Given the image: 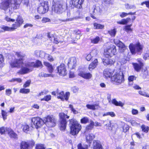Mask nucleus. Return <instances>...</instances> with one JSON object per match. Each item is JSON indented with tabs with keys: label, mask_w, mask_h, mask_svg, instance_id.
I'll list each match as a JSON object with an SVG mask.
<instances>
[{
	"label": "nucleus",
	"mask_w": 149,
	"mask_h": 149,
	"mask_svg": "<svg viewBox=\"0 0 149 149\" xmlns=\"http://www.w3.org/2000/svg\"><path fill=\"white\" fill-rule=\"evenodd\" d=\"M66 4L65 3L58 2L53 4L52 9L54 8V9H64L66 8Z\"/></svg>",
	"instance_id": "13"
},
{
	"label": "nucleus",
	"mask_w": 149,
	"mask_h": 149,
	"mask_svg": "<svg viewBox=\"0 0 149 149\" xmlns=\"http://www.w3.org/2000/svg\"><path fill=\"white\" fill-rule=\"evenodd\" d=\"M5 19L8 22H14L15 21V19H11L8 16H6L5 17Z\"/></svg>",
	"instance_id": "60"
},
{
	"label": "nucleus",
	"mask_w": 149,
	"mask_h": 149,
	"mask_svg": "<svg viewBox=\"0 0 149 149\" xmlns=\"http://www.w3.org/2000/svg\"><path fill=\"white\" fill-rule=\"evenodd\" d=\"M108 115H110L111 116L113 117L115 116V114L113 112H108L104 114L103 115V116H104Z\"/></svg>",
	"instance_id": "52"
},
{
	"label": "nucleus",
	"mask_w": 149,
	"mask_h": 149,
	"mask_svg": "<svg viewBox=\"0 0 149 149\" xmlns=\"http://www.w3.org/2000/svg\"><path fill=\"white\" fill-rule=\"evenodd\" d=\"M111 80L117 83L121 84L124 80V76L122 73L121 74L119 73H117L114 74L111 77Z\"/></svg>",
	"instance_id": "10"
},
{
	"label": "nucleus",
	"mask_w": 149,
	"mask_h": 149,
	"mask_svg": "<svg viewBox=\"0 0 149 149\" xmlns=\"http://www.w3.org/2000/svg\"><path fill=\"white\" fill-rule=\"evenodd\" d=\"M77 60L74 57L71 58L68 63V66L70 68H74L76 65Z\"/></svg>",
	"instance_id": "17"
},
{
	"label": "nucleus",
	"mask_w": 149,
	"mask_h": 149,
	"mask_svg": "<svg viewBox=\"0 0 149 149\" xmlns=\"http://www.w3.org/2000/svg\"><path fill=\"white\" fill-rule=\"evenodd\" d=\"M17 17L16 19V22L12 24V27H10L2 25L0 26V28L3 30L4 31H14L17 28L19 27L23 23V20L21 17L17 15Z\"/></svg>",
	"instance_id": "3"
},
{
	"label": "nucleus",
	"mask_w": 149,
	"mask_h": 149,
	"mask_svg": "<svg viewBox=\"0 0 149 149\" xmlns=\"http://www.w3.org/2000/svg\"><path fill=\"white\" fill-rule=\"evenodd\" d=\"M4 59L3 56L0 54V68L3 67L4 65Z\"/></svg>",
	"instance_id": "37"
},
{
	"label": "nucleus",
	"mask_w": 149,
	"mask_h": 149,
	"mask_svg": "<svg viewBox=\"0 0 149 149\" xmlns=\"http://www.w3.org/2000/svg\"><path fill=\"white\" fill-rule=\"evenodd\" d=\"M117 46L120 48V50L121 52H123L126 50V47L125 44L122 42H120Z\"/></svg>",
	"instance_id": "29"
},
{
	"label": "nucleus",
	"mask_w": 149,
	"mask_h": 149,
	"mask_svg": "<svg viewBox=\"0 0 149 149\" xmlns=\"http://www.w3.org/2000/svg\"><path fill=\"white\" fill-rule=\"evenodd\" d=\"M21 127L23 131L25 133H27L29 130V126L26 124L22 125Z\"/></svg>",
	"instance_id": "30"
},
{
	"label": "nucleus",
	"mask_w": 149,
	"mask_h": 149,
	"mask_svg": "<svg viewBox=\"0 0 149 149\" xmlns=\"http://www.w3.org/2000/svg\"><path fill=\"white\" fill-rule=\"evenodd\" d=\"M21 1V0H4L0 4V8L3 9H16L19 8Z\"/></svg>",
	"instance_id": "2"
},
{
	"label": "nucleus",
	"mask_w": 149,
	"mask_h": 149,
	"mask_svg": "<svg viewBox=\"0 0 149 149\" xmlns=\"http://www.w3.org/2000/svg\"><path fill=\"white\" fill-rule=\"evenodd\" d=\"M91 10V11H90L91 12V16L93 19H95V16H93V15H95V13L97 11V10Z\"/></svg>",
	"instance_id": "53"
},
{
	"label": "nucleus",
	"mask_w": 149,
	"mask_h": 149,
	"mask_svg": "<svg viewBox=\"0 0 149 149\" xmlns=\"http://www.w3.org/2000/svg\"><path fill=\"white\" fill-rule=\"evenodd\" d=\"M51 96L50 95H47L45 96L43 98H42L41 100H44L47 102L51 99Z\"/></svg>",
	"instance_id": "47"
},
{
	"label": "nucleus",
	"mask_w": 149,
	"mask_h": 149,
	"mask_svg": "<svg viewBox=\"0 0 149 149\" xmlns=\"http://www.w3.org/2000/svg\"><path fill=\"white\" fill-rule=\"evenodd\" d=\"M136 77L134 76H131L128 77V80L130 82L132 81L134 79H135Z\"/></svg>",
	"instance_id": "62"
},
{
	"label": "nucleus",
	"mask_w": 149,
	"mask_h": 149,
	"mask_svg": "<svg viewBox=\"0 0 149 149\" xmlns=\"http://www.w3.org/2000/svg\"><path fill=\"white\" fill-rule=\"evenodd\" d=\"M31 126L37 128L41 127L44 123V119L42 120L39 117H33L31 119Z\"/></svg>",
	"instance_id": "8"
},
{
	"label": "nucleus",
	"mask_w": 149,
	"mask_h": 149,
	"mask_svg": "<svg viewBox=\"0 0 149 149\" xmlns=\"http://www.w3.org/2000/svg\"><path fill=\"white\" fill-rule=\"evenodd\" d=\"M11 82L16 81L18 83H20L22 82V80L20 78H13L10 81Z\"/></svg>",
	"instance_id": "48"
},
{
	"label": "nucleus",
	"mask_w": 149,
	"mask_h": 149,
	"mask_svg": "<svg viewBox=\"0 0 149 149\" xmlns=\"http://www.w3.org/2000/svg\"><path fill=\"white\" fill-rule=\"evenodd\" d=\"M1 115L4 120L7 119L8 113L4 110H1Z\"/></svg>",
	"instance_id": "42"
},
{
	"label": "nucleus",
	"mask_w": 149,
	"mask_h": 149,
	"mask_svg": "<svg viewBox=\"0 0 149 149\" xmlns=\"http://www.w3.org/2000/svg\"><path fill=\"white\" fill-rule=\"evenodd\" d=\"M78 149H88V146L87 145H82L81 143L79 144L77 146Z\"/></svg>",
	"instance_id": "44"
},
{
	"label": "nucleus",
	"mask_w": 149,
	"mask_h": 149,
	"mask_svg": "<svg viewBox=\"0 0 149 149\" xmlns=\"http://www.w3.org/2000/svg\"><path fill=\"white\" fill-rule=\"evenodd\" d=\"M93 149H103L100 142L98 140H94L93 142Z\"/></svg>",
	"instance_id": "22"
},
{
	"label": "nucleus",
	"mask_w": 149,
	"mask_h": 149,
	"mask_svg": "<svg viewBox=\"0 0 149 149\" xmlns=\"http://www.w3.org/2000/svg\"><path fill=\"white\" fill-rule=\"evenodd\" d=\"M141 76L143 79L149 78V70L146 67L142 68Z\"/></svg>",
	"instance_id": "16"
},
{
	"label": "nucleus",
	"mask_w": 149,
	"mask_h": 149,
	"mask_svg": "<svg viewBox=\"0 0 149 149\" xmlns=\"http://www.w3.org/2000/svg\"><path fill=\"white\" fill-rule=\"evenodd\" d=\"M50 21V19L48 18H43L42 20V22L43 23H45Z\"/></svg>",
	"instance_id": "61"
},
{
	"label": "nucleus",
	"mask_w": 149,
	"mask_h": 149,
	"mask_svg": "<svg viewBox=\"0 0 149 149\" xmlns=\"http://www.w3.org/2000/svg\"><path fill=\"white\" fill-rule=\"evenodd\" d=\"M131 20L130 18H127L126 19H123L121 20L118 21L117 23L120 24L125 25L128 23Z\"/></svg>",
	"instance_id": "25"
},
{
	"label": "nucleus",
	"mask_w": 149,
	"mask_h": 149,
	"mask_svg": "<svg viewBox=\"0 0 149 149\" xmlns=\"http://www.w3.org/2000/svg\"><path fill=\"white\" fill-rule=\"evenodd\" d=\"M48 3L47 1H43L41 3L38 9H48Z\"/></svg>",
	"instance_id": "21"
},
{
	"label": "nucleus",
	"mask_w": 149,
	"mask_h": 149,
	"mask_svg": "<svg viewBox=\"0 0 149 149\" xmlns=\"http://www.w3.org/2000/svg\"><path fill=\"white\" fill-rule=\"evenodd\" d=\"M98 61L97 59H95L89 65V70L90 71H91L95 68L97 65Z\"/></svg>",
	"instance_id": "23"
},
{
	"label": "nucleus",
	"mask_w": 149,
	"mask_h": 149,
	"mask_svg": "<svg viewBox=\"0 0 149 149\" xmlns=\"http://www.w3.org/2000/svg\"><path fill=\"white\" fill-rule=\"evenodd\" d=\"M30 92V90L29 89L22 88L19 91V92L22 93L27 94Z\"/></svg>",
	"instance_id": "46"
},
{
	"label": "nucleus",
	"mask_w": 149,
	"mask_h": 149,
	"mask_svg": "<svg viewBox=\"0 0 149 149\" xmlns=\"http://www.w3.org/2000/svg\"><path fill=\"white\" fill-rule=\"evenodd\" d=\"M102 62L104 65H113L115 61L114 58H111V57H105V58L102 59Z\"/></svg>",
	"instance_id": "11"
},
{
	"label": "nucleus",
	"mask_w": 149,
	"mask_h": 149,
	"mask_svg": "<svg viewBox=\"0 0 149 149\" xmlns=\"http://www.w3.org/2000/svg\"><path fill=\"white\" fill-rule=\"evenodd\" d=\"M135 13V12L133 13H126L124 12H123L120 14V15L121 17L123 18L127 16L128 15H134Z\"/></svg>",
	"instance_id": "43"
},
{
	"label": "nucleus",
	"mask_w": 149,
	"mask_h": 149,
	"mask_svg": "<svg viewBox=\"0 0 149 149\" xmlns=\"http://www.w3.org/2000/svg\"><path fill=\"white\" fill-rule=\"evenodd\" d=\"M129 48L132 54H135L137 53L139 54H141L142 52L143 46L139 42L134 45L131 43L129 46Z\"/></svg>",
	"instance_id": "5"
},
{
	"label": "nucleus",
	"mask_w": 149,
	"mask_h": 149,
	"mask_svg": "<svg viewBox=\"0 0 149 149\" xmlns=\"http://www.w3.org/2000/svg\"><path fill=\"white\" fill-rule=\"evenodd\" d=\"M78 75L85 79H91L92 77V75L90 73H86L82 71H79Z\"/></svg>",
	"instance_id": "15"
},
{
	"label": "nucleus",
	"mask_w": 149,
	"mask_h": 149,
	"mask_svg": "<svg viewBox=\"0 0 149 149\" xmlns=\"http://www.w3.org/2000/svg\"><path fill=\"white\" fill-rule=\"evenodd\" d=\"M36 149H45L44 145L42 144H38L36 145Z\"/></svg>",
	"instance_id": "54"
},
{
	"label": "nucleus",
	"mask_w": 149,
	"mask_h": 149,
	"mask_svg": "<svg viewBox=\"0 0 149 149\" xmlns=\"http://www.w3.org/2000/svg\"><path fill=\"white\" fill-rule=\"evenodd\" d=\"M48 11V10H38V12L40 14H44Z\"/></svg>",
	"instance_id": "64"
},
{
	"label": "nucleus",
	"mask_w": 149,
	"mask_h": 149,
	"mask_svg": "<svg viewBox=\"0 0 149 149\" xmlns=\"http://www.w3.org/2000/svg\"><path fill=\"white\" fill-rule=\"evenodd\" d=\"M57 69L60 75L64 76L66 74V70L64 64H61L58 67Z\"/></svg>",
	"instance_id": "14"
},
{
	"label": "nucleus",
	"mask_w": 149,
	"mask_h": 149,
	"mask_svg": "<svg viewBox=\"0 0 149 149\" xmlns=\"http://www.w3.org/2000/svg\"><path fill=\"white\" fill-rule=\"evenodd\" d=\"M116 51L115 46L112 45L109 48H107L104 50V55L105 57H111V55L115 54Z\"/></svg>",
	"instance_id": "9"
},
{
	"label": "nucleus",
	"mask_w": 149,
	"mask_h": 149,
	"mask_svg": "<svg viewBox=\"0 0 149 149\" xmlns=\"http://www.w3.org/2000/svg\"><path fill=\"white\" fill-rule=\"evenodd\" d=\"M94 28V29H102L104 28V26L103 25L98 24L97 23H94L93 24Z\"/></svg>",
	"instance_id": "34"
},
{
	"label": "nucleus",
	"mask_w": 149,
	"mask_h": 149,
	"mask_svg": "<svg viewBox=\"0 0 149 149\" xmlns=\"http://www.w3.org/2000/svg\"><path fill=\"white\" fill-rule=\"evenodd\" d=\"M70 95V93L69 92H66L65 94L64 92L61 91L57 93V97L58 98H60L62 100H68L69 97Z\"/></svg>",
	"instance_id": "12"
},
{
	"label": "nucleus",
	"mask_w": 149,
	"mask_h": 149,
	"mask_svg": "<svg viewBox=\"0 0 149 149\" xmlns=\"http://www.w3.org/2000/svg\"><path fill=\"white\" fill-rule=\"evenodd\" d=\"M100 38L98 36H97L95 38L91 39V42L93 44H97L100 41Z\"/></svg>",
	"instance_id": "39"
},
{
	"label": "nucleus",
	"mask_w": 149,
	"mask_h": 149,
	"mask_svg": "<svg viewBox=\"0 0 149 149\" xmlns=\"http://www.w3.org/2000/svg\"><path fill=\"white\" fill-rule=\"evenodd\" d=\"M132 65L133 66L135 70L138 72H139L141 69L143 68V63H141V64H139L136 63H132Z\"/></svg>",
	"instance_id": "20"
},
{
	"label": "nucleus",
	"mask_w": 149,
	"mask_h": 149,
	"mask_svg": "<svg viewBox=\"0 0 149 149\" xmlns=\"http://www.w3.org/2000/svg\"><path fill=\"white\" fill-rule=\"evenodd\" d=\"M86 106L88 109L93 110L97 109L100 108L98 104H97L92 105L88 104Z\"/></svg>",
	"instance_id": "24"
},
{
	"label": "nucleus",
	"mask_w": 149,
	"mask_h": 149,
	"mask_svg": "<svg viewBox=\"0 0 149 149\" xmlns=\"http://www.w3.org/2000/svg\"><path fill=\"white\" fill-rule=\"evenodd\" d=\"M139 93L141 95H142L147 97H149V93H148L145 91H139Z\"/></svg>",
	"instance_id": "41"
},
{
	"label": "nucleus",
	"mask_w": 149,
	"mask_h": 149,
	"mask_svg": "<svg viewBox=\"0 0 149 149\" xmlns=\"http://www.w3.org/2000/svg\"><path fill=\"white\" fill-rule=\"evenodd\" d=\"M141 128L142 130V131L146 133H147L149 130V127L148 126H146L144 125H142L141 126Z\"/></svg>",
	"instance_id": "38"
},
{
	"label": "nucleus",
	"mask_w": 149,
	"mask_h": 149,
	"mask_svg": "<svg viewBox=\"0 0 149 149\" xmlns=\"http://www.w3.org/2000/svg\"><path fill=\"white\" fill-rule=\"evenodd\" d=\"M44 65L47 68L49 72L52 73L54 69L52 65L49 63L47 62H44Z\"/></svg>",
	"instance_id": "26"
},
{
	"label": "nucleus",
	"mask_w": 149,
	"mask_h": 149,
	"mask_svg": "<svg viewBox=\"0 0 149 149\" xmlns=\"http://www.w3.org/2000/svg\"><path fill=\"white\" fill-rule=\"evenodd\" d=\"M25 54L19 52H16L15 55V58L10 63L12 67L21 68V69L18 72L19 74H24L31 71L30 68L33 67H38L42 66L40 61L37 60L36 63L33 62L23 63V58Z\"/></svg>",
	"instance_id": "1"
},
{
	"label": "nucleus",
	"mask_w": 149,
	"mask_h": 149,
	"mask_svg": "<svg viewBox=\"0 0 149 149\" xmlns=\"http://www.w3.org/2000/svg\"><path fill=\"white\" fill-rule=\"evenodd\" d=\"M102 3L106 4H109L112 3L111 0H102Z\"/></svg>",
	"instance_id": "56"
},
{
	"label": "nucleus",
	"mask_w": 149,
	"mask_h": 149,
	"mask_svg": "<svg viewBox=\"0 0 149 149\" xmlns=\"http://www.w3.org/2000/svg\"><path fill=\"white\" fill-rule=\"evenodd\" d=\"M44 123L49 127H54L56 125V120L52 116H48L44 118Z\"/></svg>",
	"instance_id": "7"
},
{
	"label": "nucleus",
	"mask_w": 149,
	"mask_h": 149,
	"mask_svg": "<svg viewBox=\"0 0 149 149\" xmlns=\"http://www.w3.org/2000/svg\"><path fill=\"white\" fill-rule=\"evenodd\" d=\"M31 83V80H27L24 85L23 86L24 88H26L29 87Z\"/></svg>",
	"instance_id": "55"
},
{
	"label": "nucleus",
	"mask_w": 149,
	"mask_h": 149,
	"mask_svg": "<svg viewBox=\"0 0 149 149\" xmlns=\"http://www.w3.org/2000/svg\"><path fill=\"white\" fill-rule=\"evenodd\" d=\"M70 126V133L73 135L78 134L81 128V125L73 119L69 120Z\"/></svg>",
	"instance_id": "4"
},
{
	"label": "nucleus",
	"mask_w": 149,
	"mask_h": 149,
	"mask_svg": "<svg viewBox=\"0 0 149 149\" xmlns=\"http://www.w3.org/2000/svg\"><path fill=\"white\" fill-rule=\"evenodd\" d=\"M95 136L92 134H90L86 136V140L87 142L92 141L95 138Z\"/></svg>",
	"instance_id": "31"
},
{
	"label": "nucleus",
	"mask_w": 149,
	"mask_h": 149,
	"mask_svg": "<svg viewBox=\"0 0 149 149\" xmlns=\"http://www.w3.org/2000/svg\"><path fill=\"white\" fill-rule=\"evenodd\" d=\"M46 56H47V60L51 62L53 61L54 60V59L52 56L48 54H46Z\"/></svg>",
	"instance_id": "57"
},
{
	"label": "nucleus",
	"mask_w": 149,
	"mask_h": 149,
	"mask_svg": "<svg viewBox=\"0 0 149 149\" xmlns=\"http://www.w3.org/2000/svg\"><path fill=\"white\" fill-rule=\"evenodd\" d=\"M6 13L8 15L15 16L16 15L15 13L13 11L14 10H5Z\"/></svg>",
	"instance_id": "36"
},
{
	"label": "nucleus",
	"mask_w": 149,
	"mask_h": 149,
	"mask_svg": "<svg viewBox=\"0 0 149 149\" xmlns=\"http://www.w3.org/2000/svg\"><path fill=\"white\" fill-rule=\"evenodd\" d=\"M78 0H72V5L76 8L77 4L78 3Z\"/></svg>",
	"instance_id": "63"
},
{
	"label": "nucleus",
	"mask_w": 149,
	"mask_h": 149,
	"mask_svg": "<svg viewBox=\"0 0 149 149\" xmlns=\"http://www.w3.org/2000/svg\"><path fill=\"white\" fill-rule=\"evenodd\" d=\"M94 125V122L93 121L91 120L90 121V124L86 127V130H91L93 128Z\"/></svg>",
	"instance_id": "40"
},
{
	"label": "nucleus",
	"mask_w": 149,
	"mask_h": 149,
	"mask_svg": "<svg viewBox=\"0 0 149 149\" xmlns=\"http://www.w3.org/2000/svg\"><path fill=\"white\" fill-rule=\"evenodd\" d=\"M8 136L11 138L14 139L17 138V134L14 132L11 128L8 127L6 132Z\"/></svg>",
	"instance_id": "18"
},
{
	"label": "nucleus",
	"mask_w": 149,
	"mask_h": 149,
	"mask_svg": "<svg viewBox=\"0 0 149 149\" xmlns=\"http://www.w3.org/2000/svg\"><path fill=\"white\" fill-rule=\"evenodd\" d=\"M88 121V118L87 117H84L81 120V122L82 123L86 124Z\"/></svg>",
	"instance_id": "50"
},
{
	"label": "nucleus",
	"mask_w": 149,
	"mask_h": 149,
	"mask_svg": "<svg viewBox=\"0 0 149 149\" xmlns=\"http://www.w3.org/2000/svg\"><path fill=\"white\" fill-rule=\"evenodd\" d=\"M21 149H29V143L25 141H22L21 143Z\"/></svg>",
	"instance_id": "28"
},
{
	"label": "nucleus",
	"mask_w": 149,
	"mask_h": 149,
	"mask_svg": "<svg viewBox=\"0 0 149 149\" xmlns=\"http://www.w3.org/2000/svg\"><path fill=\"white\" fill-rule=\"evenodd\" d=\"M84 0H78V3L77 4L76 8L78 9H80L81 8V4L83 2Z\"/></svg>",
	"instance_id": "49"
},
{
	"label": "nucleus",
	"mask_w": 149,
	"mask_h": 149,
	"mask_svg": "<svg viewBox=\"0 0 149 149\" xmlns=\"http://www.w3.org/2000/svg\"><path fill=\"white\" fill-rule=\"evenodd\" d=\"M113 73V71L109 69H105L103 72L104 76L106 78H110Z\"/></svg>",
	"instance_id": "19"
},
{
	"label": "nucleus",
	"mask_w": 149,
	"mask_h": 149,
	"mask_svg": "<svg viewBox=\"0 0 149 149\" xmlns=\"http://www.w3.org/2000/svg\"><path fill=\"white\" fill-rule=\"evenodd\" d=\"M116 32V29H111L108 31V33L112 37L115 36Z\"/></svg>",
	"instance_id": "32"
},
{
	"label": "nucleus",
	"mask_w": 149,
	"mask_h": 149,
	"mask_svg": "<svg viewBox=\"0 0 149 149\" xmlns=\"http://www.w3.org/2000/svg\"><path fill=\"white\" fill-rule=\"evenodd\" d=\"M112 104L117 106H119L122 107L124 105V104L121 101H119L118 102L115 99L112 100Z\"/></svg>",
	"instance_id": "27"
},
{
	"label": "nucleus",
	"mask_w": 149,
	"mask_h": 149,
	"mask_svg": "<svg viewBox=\"0 0 149 149\" xmlns=\"http://www.w3.org/2000/svg\"><path fill=\"white\" fill-rule=\"evenodd\" d=\"M69 107L71 109V111L74 114L78 113V112L77 111L74 109L73 106L71 104L69 105Z\"/></svg>",
	"instance_id": "58"
},
{
	"label": "nucleus",
	"mask_w": 149,
	"mask_h": 149,
	"mask_svg": "<svg viewBox=\"0 0 149 149\" xmlns=\"http://www.w3.org/2000/svg\"><path fill=\"white\" fill-rule=\"evenodd\" d=\"M123 131L125 132H127L129 130V127L128 125H125L123 127Z\"/></svg>",
	"instance_id": "59"
},
{
	"label": "nucleus",
	"mask_w": 149,
	"mask_h": 149,
	"mask_svg": "<svg viewBox=\"0 0 149 149\" xmlns=\"http://www.w3.org/2000/svg\"><path fill=\"white\" fill-rule=\"evenodd\" d=\"M8 127H2L0 128V133L1 134H4L7 132V130Z\"/></svg>",
	"instance_id": "35"
},
{
	"label": "nucleus",
	"mask_w": 149,
	"mask_h": 149,
	"mask_svg": "<svg viewBox=\"0 0 149 149\" xmlns=\"http://www.w3.org/2000/svg\"><path fill=\"white\" fill-rule=\"evenodd\" d=\"M90 54L92 57L96 56L97 55V51L96 49H94L92 51Z\"/></svg>",
	"instance_id": "51"
},
{
	"label": "nucleus",
	"mask_w": 149,
	"mask_h": 149,
	"mask_svg": "<svg viewBox=\"0 0 149 149\" xmlns=\"http://www.w3.org/2000/svg\"><path fill=\"white\" fill-rule=\"evenodd\" d=\"M52 74H49L45 73L44 72H41L39 74V76L40 77H46L51 76Z\"/></svg>",
	"instance_id": "45"
},
{
	"label": "nucleus",
	"mask_w": 149,
	"mask_h": 149,
	"mask_svg": "<svg viewBox=\"0 0 149 149\" xmlns=\"http://www.w3.org/2000/svg\"><path fill=\"white\" fill-rule=\"evenodd\" d=\"M59 116L60 118V123L59 125L60 129L61 130H64L65 129L67 123L65 118H69V116L63 113H60Z\"/></svg>",
	"instance_id": "6"
},
{
	"label": "nucleus",
	"mask_w": 149,
	"mask_h": 149,
	"mask_svg": "<svg viewBox=\"0 0 149 149\" xmlns=\"http://www.w3.org/2000/svg\"><path fill=\"white\" fill-rule=\"evenodd\" d=\"M131 26V24L125 26L124 28V30L128 33L131 32L132 31V29L130 28Z\"/></svg>",
	"instance_id": "33"
}]
</instances>
